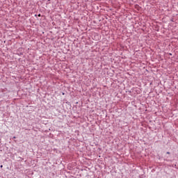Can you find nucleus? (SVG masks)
I'll list each match as a JSON object with an SVG mask.
<instances>
[{
	"mask_svg": "<svg viewBox=\"0 0 178 178\" xmlns=\"http://www.w3.org/2000/svg\"><path fill=\"white\" fill-rule=\"evenodd\" d=\"M0 168H3V165H1Z\"/></svg>",
	"mask_w": 178,
	"mask_h": 178,
	"instance_id": "1",
	"label": "nucleus"
},
{
	"mask_svg": "<svg viewBox=\"0 0 178 178\" xmlns=\"http://www.w3.org/2000/svg\"><path fill=\"white\" fill-rule=\"evenodd\" d=\"M167 154H170V152H167Z\"/></svg>",
	"mask_w": 178,
	"mask_h": 178,
	"instance_id": "2",
	"label": "nucleus"
},
{
	"mask_svg": "<svg viewBox=\"0 0 178 178\" xmlns=\"http://www.w3.org/2000/svg\"><path fill=\"white\" fill-rule=\"evenodd\" d=\"M13 138H16V137H15V136H14V137H13Z\"/></svg>",
	"mask_w": 178,
	"mask_h": 178,
	"instance_id": "3",
	"label": "nucleus"
}]
</instances>
